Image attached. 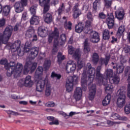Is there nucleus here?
<instances>
[{
  "instance_id": "obj_1",
  "label": "nucleus",
  "mask_w": 130,
  "mask_h": 130,
  "mask_svg": "<svg viewBox=\"0 0 130 130\" xmlns=\"http://www.w3.org/2000/svg\"><path fill=\"white\" fill-rule=\"evenodd\" d=\"M101 71V66H99L96 68V82L99 86L101 85H106L108 79L111 84H115L117 85L119 83L120 78L118 76L115 75L113 77V70L112 69H107L105 71V75H106V78L103 77V75L100 73Z\"/></svg>"
},
{
  "instance_id": "obj_2",
  "label": "nucleus",
  "mask_w": 130,
  "mask_h": 130,
  "mask_svg": "<svg viewBox=\"0 0 130 130\" xmlns=\"http://www.w3.org/2000/svg\"><path fill=\"white\" fill-rule=\"evenodd\" d=\"M1 64H4L5 68L7 70V75L8 77H11L13 75L15 78L20 76V74L22 73L23 70V64L17 63L16 64L15 61H10L8 63V60L4 59L0 61Z\"/></svg>"
},
{
  "instance_id": "obj_3",
  "label": "nucleus",
  "mask_w": 130,
  "mask_h": 130,
  "mask_svg": "<svg viewBox=\"0 0 130 130\" xmlns=\"http://www.w3.org/2000/svg\"><path fill=\"white\" fill-rule=\"evenodd\" d=\"M89 77L88 80H87V75L85 73L82 74V77H81V86L83 91H86L87 90V85L88 82L90 83L93 82L94 78H95V74H96V69L92 68L88 70Z\"/></svg>"
},
{
  "instance_id": "obj_4",
  "label": "nucleus",
  "mask_w": 130,
  "mask_h": 130,
  "mask_svg": "<svg viewBox=\"0 0 130 130\" xmlns=\"http://www.w3.org/2000/svg\"><path fill=\"white\" fill-rule=\"evenodd\" d=\"M13 32V26L11 25L8 26L5 31L3 32V34L0 33V45L2 43L7 44L11 36H12V33Z\"/></svg>"
},
{
  "instance_id": "obj_5",
  "label": "nucleus",
  "mask_w": 130,
  "mask_h": 130,
  "mask_svg": "<svg viewBox=\"0 0 130 130\" xmlns=\"http://www.w3.org/2000/svg\"><path fill=\"white\" fill-rule=\"evenodd\" d=\"M58 36H59V32H58V29L57 28H55L53 32L49 35L48 42L49 43L52 42L53 38L55 39L52 49L53 53L57 52L58 51L57 46H58V41H57V39L58 38Z\"/></svg>"
},
{
  "instance_id": "obj_6",
  "label": "nucleus",
  "mask_w": 130,
  "mask_h": 130,
  "mask_svg": "<svg viewBox=\"0 0 130 130\" xmlns=\"http://www.w3.org/2000/svg\"><path fill=\"white\" fill-rule=\"evenodd\" d=\"M117 94H118V98L116 102L117 106L119 108H121L125 104V94H126V92H125L123 88L121 87L118 90Z\"/></svg>"
},
{
  "instance_id": "obj_7",
  "label": "nucleus",
  "mask_w": 130,
  "mask_h": 130,
  "mask_svg": "<svg viewBox=\"0 0 130 130\" xmlns=\"http://www.w3.org/2000/svg\"><path fill=\"white\" fill-rule=\"evenodd\" d=\"M78 79H79V77L77 75L69 76L68 77L66 84V91H67V92H70L73 91L74 82H75V83H77V82H78Z\"/></svg>"
},
{
  "instance_id": "obj_8",
  "label": "nucleus",
  "mask_w": 130,
  "mask_h": 130,
  "mask_svg": "<svg viewBox=\"0 0 130 130\" xmlns=\"http://www.w3.org/2000/svg\"><path fill=\"white\" fill-rule=\"evenodd\" d=\"M23 49L24 53L30 51L29 58L30 59H34V58L37 57L39 52V49L38 47H36L30 48V46L27 45V43L25 44Z\"/></svg>"
},
{
  "instance_id": "obj_9",
  "label": "nucleus",
  "mask_w": 130,
  "mask_h": 130,
  "mask_svg": "<svg viewBox=\"0 0 130 130\" xmlns=\"http://www.w3.org/2000/svg\"><path fill=\"white\" fill-rule=\"evenodd\" d=\"M28 5V0H20L16 2L14 7L16 13H22L24 11V7Z\"/></svg>"
},
{
  "instance_id": "obj_10",
  "label": "nucleus",
  "mask_w": 130,
  "mask_h": 130,
  "mask_svg": "<svg viewBox=\"0 0 130 130\" xmlns=\"http://www.w3.org/2000/svg\"><path fill=\"white\" fill-rule=\"evenodd\" d=\"M19 87H29L31 88L34 84L33 81L31 79V76H27L24 79H20L18 82Z\"/></svg>"
},
{
  "instance_id": "obj_11",
  "label": "nucleus",
  "mask_w": 130,
  "mask_h": 130,
  "mask_svg": "<svg viewBox=\"0 0 130 130\" xmlns=\"http://www.w3.org/2000/svg\"><path fill=\"white\" fill-rule=\"evenodd\" d=\"M37 68V62L32 63L31 61H29L26 62L24 67L23 73L24 75H27L31 71V72H34Z\"/></svg>"
},
{
  "instance_id": "obj_12",
  "label": "nucleus",
  "mask_w": 130,
  "mask_h": 130,
  "mask_svg": "<svg viewBox=\"0 0 130 130\" xmlns=\"http://www.w3.org/2000/svg\"><path fill=\"white\" fill-rule=\"evenodd\" d=\"M49 82H48V78H46L44 80H41L37 84L36 90L38 92H43L44 87L48 86Z\"/></svg>"
},
{
  "instance_id": "obj_13",
  "label": "nucleus",
  "mask_w": 130,
  "mask_h": 130,
  "mask_svg": "<svg viewBox=\"0 0 130 130\" xmlns=\"http://www.w3.org/2000/svg\"><path fill=\"white\" fill-rule=\"evenodd\" d=\"M20 46H21V41L17 40L10 45V48L11 49H15V51H17L19 56H23L24 55V51L21 50Z\"/></svg>"
},
{
  "instance_id": "obj_14",
  "label": "nucleus",
  "mask_w": 130,
  "mask_h": 130,
  "mask_svg": "<svg viewBox=\"0 0 130 130\" xmlns=\"http://www.w3.org/2000/svg\"><path fill=\"white\" fill-rule=\"evenodd\" d=\"M68 53L71 55H73L74 57L79 59L81 57V51L80 49H76L72 46H68Z\"/></svg>"
},
{
  "instance_id": "obj_15",
  "label": "nucleus",
  "mask_w": 130,
  "mask_h": 130,
  "mask_svg": "<svg viewBox=\"0 0 130 130\" xmlns=\"http://www.w3.org/2000/svg\"><path fill=\"white\" fill-rule=\"evenodd\" d=\"M86 34H89V40L93 43H97L100 41V37L99 34L96 31L90 30V32L85 33Z\"/></svg>"
},
{
  "instance_id": "obj_16",
  "label": "nucleus",
  "mask_w": 130,
  "mask_h": 130,
  "mask_svg": "<svg viewBox=\"0 0 130 130\" xmlns=\"http://www.w3.org/2000/svg\"><path fill=\"white\" fill-rule=\"evenodd\" d=\"M108 17L106 20V23L107 24L109 29H112L114 26V16L113 13H108Z\"/></svg>"
},
{
  "instance_id": "obj_17",
  "label": "nucleus",
  "mask_w": 130,
  "mask_h": 130,
  "mask_svg": "<svg viewBox=\"0 0 130 130\" xmlns=\"http://www.w3.org/2000/svg\"><path fill=\"white\" fill-rule=\"evenodd\" d=\"M80 4L79 3H75L73 8L74 14L73 15L74 19H77L82 14V11L79 9Z\"/></svg>"
},
{
  "instance_id": "obj_18",
  "label": "nucleus",
  "mask_w": 130,
  "mask_h": 130,
  "mask_svg": "<svg viewBox=\"0 0 130 130\" xmlns=\"http://www.w3.org/2000/svg\"><path fill=\"white\" fill-rule=\"evenodd\" d=\"M96 94V85L93 84L90 87H89V93L88 95L89 100L91 101L95 98V95Z\"/></svg>"
},
{
  "instance_id": "obj_19",
  "label": "nucleus",
  "mask_w": 130,
  "mask_h": 130,
  "mask_svg": "<svg viewBox=\"0 0 130 130\" xmlns=\"http://www.w3.org/2000/svg\"><path fill=\"white\" fill-rule=\"evenodd\" d=\"M38 34L41 37H46L48 35V29L40 26L38 28Z\"/></svg>"
},
{
  "instance_id": "obj_20",
  "label": "nucleus",
  "mask_w": 130,
  "mask_h": 130,
  "mask_svg": "<svg viewBox=\"0 0 130 130\" xmlns=\"http://www.w3.org/2000/svg\"><path fill=\"white\" fill-rule=\"evenodd\" d=\"M74 96V98H75L77 101H79V100H80L81 98H82V88H81L80 87L76 88Z\"/></svg>"
},
{
  "instance_id": "obj_21",
  "label": "nucleus",
  "mask_w": 130,
  "mask_h": 130,
  "mask_svg": "<svg viewBox=\"0 0 130 130\" xmlns=\"http://www.w3.org/2000/svg\"><path fill=\"white\" fill-rule=\"evenodd\" d=\"M115 15L118 20H122L124 17V11L122 9H119L115 12Z\"/></svg>"
},
{
  "instance_id": "obj_22",
  "label": "nucleus",
  "mask_w": 130,
  "mask_h": 130,
  "mask_svg": "<svg viewBox=\"0 0 130 130\" xmlns=\"http://www.w3.org/2000/svg\"><path fill=\"white\" fill-rule=\"evenodd\" d=\"M76 70V64H71L68 63L66 66V71L68 73H73Z\"/></svg>"
},
{
  "instance_id": "obj_23",
  "label": "nucleus",
  "mask_w": 130,
  "mask_h": 130,
  "mask_svg": "<svg viewBox=\"0 0 130 130\" xmlns=\"http://www.w3.org/2000/svg\"><path fill=\"white\" fill-rule=\"evenodd\" d=\"M84 44V48L83 51L84 53L86 54L87 53H89L90 52V50H91V48H90V45H89V43H88V40H85Z\"/></svg>"
},
{
  "instance_id": "obj_24",
  "label": "nucleus",
  "mask_w": 130,
  "mask_h": 130,
  "mask_svg": "<svg viewBox=\"0 0 130 130\" xmlns=\"http://www.w3.org/2000/svg\"><path fill=\"white\" fill-rule=\"evenodd\" d=\"M91 24H92L91 20H87L85 22V26L84 28V33H88L92 30H91Z\"/></svg>"
},
{
  "instance_id": "obj_25",
  "label": "nucleus",
  "mask_w": 130,
  "mask_h": 130,
  "mask_svg": "<svg viewBox=\"0 0 130 130\" xmlns=\"http://www.w3.org/2000/svg\"><path fill=\"white\" fill-rule=\"evenodd\" d=\"M44 21L47 24H49L50 23H51L53 19L52 18V15H51L50 13H47L46 15H44Z\"/></svg>"
},
{
  "instance_id": "obj_26",
  "label": "nucleus",
  "mask_w": 130,
  "mask_h": 130,
  "mask_svg": "<svg viewBox=\"0 0 130 130\" xmlns=\"http://www.w3.org/2000/svg\"><path fill=\"white\" fill-rule=\"evenodd\" d=\"M30 25H38L39 24V17L34 15L30 19Z\"/></svg>"
},
{
  "instance_id": "obj_27",
  "label": "nucleus",
  "mask_w": 130,
  "mask_h": 130,
  "mask_svg": "<svg viewBox=\"0 0 130 130\" xmlns=\"http://www.w3.org/2000/svg\"><path fill=\"white\" fill-rule=\"evenodd\" d=\"M111 99V95L110 94H108L104 99V100L103 101V105L104 106H106L110 103Z\"/></svg>"
},
{
  "instance_id": "obj_28",
  "label": "nucleus",
  "mask_w": 130,
  "mask_h": 130,
  "mask_svg": "<svg viewBox=\"0 0 130 130\" xmlns=\"http://www.w3.org/2000/svg\"><path fill=\"white\" fill-rule=\"evenodd\" d=\"M84 25L83 24L78 23V24L75 26V32L77 33H81L83 32V30L84 31Z\"/></svg>"
},
{
  "instance_id": "obj_29",
  "label": "nucleus",
  "mask_w": 130,
  "mask_h": 130,
  "mask_svg": "<svg viewBox=\"0 0 130 130\" xmlns=\"http://www.w3.org/2000/svg\"><path fill=\"white\" fill-rule=\"evenodd\" d=\"M43 72V68L42 67L39 66L37 69L35 73V76L36 78H39Z\"/></svg>"
},
{
  "instance_id": "obj_30",
  "label": "nucleus",
  "mask_w": 130,
  "mask_h": 130,
  "mask_svg": "<svg viewBox=\"0 0 130 130\" xmlns=\"http://www.w3.org/2000/svg\"><path fill=\"white\" fill-rule=\"evenodd\" d=\"M100 5H101V0H95L93 3V10L97 12V8Z\"/></svg>"
},
{
  "instance_id": "obj_31",
  "label": "nucleus",
  "mask_w": 130,
  "mask_h": 130,
  "mask_svg": "<svg viewBox=\"0 0 130 130\" xmlns=\"http://www.w3.org/2000/svg\"><path fill=\"white\" fill-rule=\"evenodd\" d=\"M124 70V67L122 64H118L116 66V72L117 74H121Z\"/></svg>"
},
{
  "instance_id": "obj_32",
  "label": "nucleus",
  "mask_w": 130,
  "mask_h": 130,
  "mask_svg": "<svg viewBox=\"0 0 130 130\" xmlns=\"http://www.w3.org/2000/svg\"><path fill=\"white\" fill-rule=\"evenodd\" d=\"M35 34V30L34 29H28L26 31L25 36L26 37H28V38H31L33 37V36Z\"/></svg>"
},
{
  "instance_id": "obj_33",
  "label": "nucleus",
  "mask_w": 130,
  "mask_h": 130,
  "mask_svg": "<svg viewBox=\"0 0 130 130\" xmlns=\"http://www.w3.org/2000/svg\"><path fill=\"white\" fill-rule=\"evenodd\" d=\"M109 59H110V57L109 56H106V58H101L100 61L101 64H105V66H107L109 62Z\"/></svg>"
},
{
  "instance_id": "obj_34",
  "label": "nucleus",
  "mask_w": 130,
  "mask_h": 130,
  "mask_svg": "<svg viewBox=\"0 0 130 130\" xmlns=\"http://www.w3.org/2000/svg\"><path fill=\"white\" fill-rule=\"evenodd\" d=\"M109 34V30H108V29H105L103 35V39H104V40H108V39L110 38Z\"/></svg>"
},
{
  "instance_id": "obj_35",
  "label": "nucleus",
  "mask_w": 130,
  "mask_h": 130,
  "mask_svg": "<svg viewBox=\"0 0 130 130\" xmlns=\"http://www.w3.org/2000/svg\"><path fill=\"white\" fill-rule=\"evenodd\" d=\"M57 58H58V62H59V64H60L61 63V62L62 60H64L66 59V56L63 55L61 52H58V55H57Z\"/></svg>"
},
{
  "instance_id": "obj_36",
  "label": "nucleus",
  "mask_w": 130,
  "mask_h": 130,
  "mask_svg": "<svg viewBox=\"0 0 130 130\" xmlns=\"http://www.w3.org/2000/svg\"><path fill=\"white\" fill-rule=\"evenodd\" d=\"M11 11V7L10 6H6L3 8V14L4 16H8L10 14Z\"/></svg>"
},
{
  "instance_id": "obj_37",
  "label": "nucleus",
  "mask_w": 130,
  "mask_h": 130,
  "mask_svg": "<svg viewBox=\"0 0 130 130\" xmlns=\"http://www.w3.org/2000/svg\"><path fill=\"white\" fill-rule=\"evenodd\" d=\"M72 26H73V23H72L71 21H69L68 22V21L66 20L64 22V27L67 30H72Z\"/></svg>"
},
{
  "instance_id": "obj_38",
  "label": "nucleus",
  "mask_w": 130,
  "mask_h": 130,
  "mask_svg": "<svg viewBox=\"0 0 130 130\" xmlns=\"http://www.w3.org/2000/svg\"><path fill=\"white\" fill-rule=\"evenodd\" d=\"M64 10H66V6L64 4L61 3L58 9V15H61Z\"/></svg>"
},
{
  "instance_id": "obj_39",
  "label": "nucleus",
  "mask_w": 130,
  "mask_h": 130,
  "mask_svg": "<svg viewBox=\"0 0 130 130\" xmlns=\"http://www.w3.org/2000/svg\"><path fill=\"white\" fill-rule=\"evenodd\" d=\"M46 87L45 95L47 97H48V96H50V94H51V88H50V84L49 83Z\"/></svg>"
},
{
  "instance_id": "obj_40",
  "label": "nucleus",
  "mask_w": 130,
  "mask_h": 130,
  "mask_svg": "<svg viewBox=\"0 0 130 130\" xmlns=\"http://www.w3.org/2000/svg\"><path fill=\"white\" fill-rule=\"evenodd\" d=\"M104 86H106L105 88V90L107 92H111L113 89V86L111 84H107H107L106 85H104Z\"/></svg>"
},
{
  "instance_id": "obj_41",
  "label": "nucleus",
  "mask_w": 130,
  "mask_h": 130,
  "mask_svg": "<svg viewBox=\"0 0 130 130\" xmlns=\"http://www.w3.org/2000/svg\"><path fill=\"white\" fill-rule=\"evenodd\" d=\"M124 31H125V28L124 27V26L121 25L119 27L118 29L117 35H119V36H120V35H122Z\"/></svg>"
},
{
  "instance_id": "obj_42",
  "label": "nucleus",
  "mask_w": 130,
  "mask_h": 130,
  "mask_svg": "<svg viewBox=\"0 0 130 130\" xmlns=\"http://www.w3.org/2000/svg\"><path fill=\"white\" fill-rule=\"evenodd\" d=\"M51 78H52L53 79L56 78L57 80H60V79H61V75L60 74L55 73V72H52L51 75Z\"/></svg>"
},
{
  "instance_id": "obj_43",
  "label": "nucleus",
  "mask_w": 130,
  "mask_h": 130,
  "mask_svg": "<svg viewBox=\"0 0 130 130\" xmlns=\"http://www.w3.org/2000/svg\"><path fill=\"white\" fill-rule=\"evenodd\" d=\"M99 60V56L98 55V54H97L96 53H93L92 56L93 62L94 63H98Z\"/></svg>"
},
{
  "instance_id": "obj_44",
  "label": "nucleus",
  "mask_w": 130,
  "mask_h": 130,
  "mask_svg": "<svg viewBox=\"0 0 130 130\" xmlns=\"http://www.w3.org/2000/svg\"><path fill=\"white\" fill-rule=\"evenodd\" d=\"M49 3H45L43 7H44L43 14H46L49 11Z\"/></svg>"
},
{
  "instance_id": "obj_45",
  "label": "nucleus",
  "mask_w": 130,
  "mask_h": 130,
  "mask_svg": "<svg viewBox=\"0 0 130 130\" xmlns=\"http://www.w3.org/2000/svg\"><path fill=\"white\" fill-rule=\"evenodd\" d=\"M36 10H37V6H32L30 8V12L32 16L36 14Z\"/></svg>"
},
{
  "instance_id": "obj_46",
  "label": "nucleus",
  "mask_w": 130,
  "mask_h": 130,
  "mask_svg": "<svg viewBox=\"0 0 130 130\" xmlns=\"http://www.w3.org/2000/svg\"><path fill=\"white\" fill-rule=\"evenodd\" d=\"M51 64V62L50 60H46L44 63V67L45 68L46 70L49 69L50 66Z\"/></svg>"
},
{
  "instance_id": "obj_47",
  "label": "nucleus",
  "mask_w": 130,
  "mask_h": 130,
  "mask_svg": "<svg viewBox=\"0 0 130 130\" xmlns=\"http://www.w3.org/2000/svg\"><path fill=\"white\" fill-rule=\"evenodd\" d=\"M104 2L105 8L108 9L111 7V5H112V1L109 0H104Z\"/></svg>"
},
{
  "instance_id": "obj_48",
  "label": "nucleus",
  "mask_w": 130,
  "mask_h": 130,
  "mask_svg": "<svg viewBox=\"0 0 130 130\" xmlns=\"http://www.w3.org/2000/svg\"><path fill=\"white\" fill-rule=\"evenodd\" d=\"M119 115L115 113H112L111 115V119H112L113 120H115L116 119H119Z\"/></svg>"
},
{
  "instance_id": "obj_49",
  "label": "nucleus",
  "mask_w": 130,
  "mask_h": 130,
  "mask_svg": "<svg viewBox=\"0 0 130 130\" xmlns=\"http://www.w3.org/2000/svg\"><path fill=\"white\" fill-rule=\"evenodd\" d=\"M127 81H128L127 96L129 98H130V73L128 74Z\"/></svg>"
},
{
  "instance_id": "obj_50",
  "label": "nucleus",
  "mask_w": 130,
  "mask_h": 130,
  "mask_svg": "<svg viewBox=\"0 0 130 130\" xmlns=\"http://www.w3.org/2000/svg\"><path fill=\"white\" fill-rule=\"evenodd\" d=\"M124 112L126 114H129L130 113V104L126 105L124 109Z\"/></svg>"
},
{
  "instance_id": "obj_51",
  "label": "nucleus",
  "mask_w": 130,
  "mask_h": 130,
  "mask_svg": "<svg viewBox=\"0 0 130 130\" xmlns=\"http://www.w3.org/2000/svg\"><path fill=\"white\" fill-rule=\"evenodd\" d=\"M55 104L53 102H48L45 104L46 107H54Z\"/></svg>"
},
{
  "instance_id": "obj_52",
  "label": "nucleus",
  "mask_w": 130,
  "mask_h": 130,
  "mask_svg": "<svg viewBox=\"0 0 130 130\" xmlns=\"http://www.w3.org/2000/svg\"><path fill=\"white\" fill-rule=\"evenodd\" d=\"M39 2L40 6H41V7H43L44 4L50 2V0H39Z\"/></svg>"
},
{
  "instance_id": "obj_53",
  "label": "nucleus",
  "mask_w": 130,
  "mask_h": 130,
  "mask_svg": "<svg viewBox=\"0 0 130 130\" xmlns=\"http://www.w3.org/2000/svg\"><path fill=\"white\" fill-rule=\"evenodd\" d=\"M67 37H66V34H62L60 37V40H61L62 43H64L66 42V40Z\"/></svg>"
},
{
  "instance_id": "obj_54",
  "label": "nucleus",
  "mask_w": 130,
  "mask_h": 130,
  "mask_svg": "<svg viewBox=\"0 0 130 130\" xmlns=\"http://www.w3.org/2000/svg\"><path fill=\"white\" fill-rule=\"evenodd\" d=\"M87 18L88 19L89 21H91V22H93V16L92 15V13L91 12H88L87 15Z\"/></svg>"
},
{
  "instance_id": "obj_55",
  "label": "nucleus",
  "mask_w": 130,
  "mask_h": 130,
  "mask_svg": "<svg viewBox=\"0 0 130 130\" xmlns=\"http://www.w3.org/2000/svg\"><path fill=\"white\" fill-rule=\"evenodd\" d=\"M105 18H106V15L104 13L101 12L99 14V19H104Z\"/></svg>"
},
{
  "instance_id": "obj_56",
  "label": "nucleus",
  "mask_w": 130,
  "mask_h": 130,
  "mask_svg": "<svg viewBox=\"0 0 130 130\" xmlns=\"http://www.w3.org/2000/svg\"><path fill=\"white\" fill-rule=\"evenodd\" d=\"M77 64L78 69H79V70H81V69H82V68L84 67V63L83 62V61H78L77 62Z\"/></svg>"
},
{
  "instance_id": "obj_57",
  "label": "nucleus",
  "mask_w": 130,
  "mask_h": 130,
  "mask_svg": "<svg viewBox=\"0 0 130 130\" xmlns=\"http://www.w3.org/2000/svg\"><path fill=\"white\" fill-rule=\"evenodd\" d=\"M6 24V20L5 19H0V27H4Z\"/></svg>"
},
{
  "instance_id": "obj_58",
  "label": "nucleus",
  "mask_w": 130,
  "mask_h": 130,
  "mask_svg": "<svg viewBox=\"0 0 130 130\" xmlns=\"http://www.w3.org/2000/svg\"><path fill=\"white\" fill-rule=\"evenodd\" d=\"M19 104H21V105H27L28 104V102L21 101L19 102Z\"/></svg>"
},
{
  "instance_id": "obj_59",
  "label": "nucleus",
  "mask_w": 130,
  "mask_h": 130,
  "mask_svg": "<svg viewBox=\"0 0 130 130\" xmlns=\"http://www.w3.org/2000/svg\"><path fill=\"white\" fill-rule=\"evenodd\" d=\"M119 119V120L126 121V120H127V117H126L125 116H122V117L120 116Z\"/></svg>"
},
{
  "instance_id": "obj_60",
  "label": "nucleus",
  "mask_w": 130,
  "mask_h": 130,
  "mask_svg": "<svg viewBox=\"0 0 130 130\" xmlns=\"http://www.w3.org/2000/svg\"><path fill=\"white\" fill-rule=\"evenodd\" d=\"M53 122L54 123V124H55V125H58V124H59V122H58V119H54L53 121Z\"/></svg>"
},
{
  "instance_id": "obj_61",
  "label": "nucleus",
  "mask_w": 130,
  "mask_h": 130,
  "mask_svg": "<svg viewBox=\"0 0 130 130\" xmlns=\"http://www.w3.org/2000/svg\"><path fill=\"white\" fill-rule=\"evenodd\" d=\"M47 119L50 121H53V120H54V117L52 116H48L47 117Z\"/></svg>"
},
{
  "instance_id": "obj_62",
  "label": "nucleus",
  "mask_w": 130,
  "mask_h": 130,
  "mask_svg": "<svg viewBox=\"0 0 130 130\" xmlns=\"http://www.w3.org/2000/svg\"><path fill=\"white\" fill-rule=\"evenodd\" d=\"M32 37H33L32 41H37V35L35 34Z\"/></svg>"
},
{
  "instance_id": "obj_63",
  "label": "nucleus",
  "mask_w": 130,
  "mask_h": 130,
  "mask_svg": "<svg viewBox=\"0 0 130 130\" xmlns=\"http://www.w3.org/2000/svg\"><path fill=\"white\" fill-rule=\"evenodd\" d=\"M19 28H20V25L19 24H16L14 28V31H18L19 29Z\"/></svg>"
},
{
  "instance_id": "obj_64",
  "label": "nucleus",
  "mask_w": 130,
  "mask_h": 130,
  "mask_svg": "<svg viewBox=\"0 0 130 130\" xmlns=\"http://www.w3.org/2000/svg\"><path fill=\"white\" fill-rule=\"evenodd\" d=\"M130 72V67H127L126 68H125V73H128Z\"/></svg>"
}]
</instances>
